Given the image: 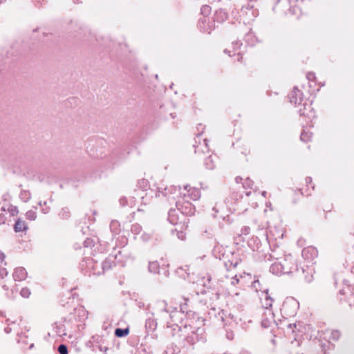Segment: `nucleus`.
<instances>
[{"instance_id": "nucleus-1", "label": "nucleus", "mask_w": 354, "mask_h": 354, "mask_svg": "<svg viewBox=\"0 0 354 354\" xmlns=\"http://www.w3.org/2000/svg\"><path fill=\"white\" fill-rule=\"evenodd\" d=\"M184 192H180V189H177L174 187H166L163 191H158V194L157 196H160V194L168 198H171L174 200H176V194H179L180 196L184 198L185 199H191L193 201H196L201 197V191L199 189L196 187H192L189 185H186L184 187Z\"/></svg>"}, {"instance_id": "nucleus-2", "label": "nucleus", "mask_w": 354, "mask_h": 354, "mask_svg": "<svg viewBox=\"0 0 354 354\" xmlns=\"http://www.w3.org/2000/svg\"><path fill=\"white\" fill-rule=\"evenodd\" d=\"M176 205L179 212L183 215L190 216L194 214L195 207L188 200L179 196L176 201Z\"/></svg>"}, {"instance_id": "nucleus-3", "label": "nucleus", "mask_w": 354, "mask_h": 354, "mask_svg": "<svg viewBox=\"0 0 354 354\" xmlns=\"http://www.w3.org/2000/svg\"><path fill=\"white\" fill-rule=\"evenodd\" d=\"M198 27L201 32L209 34L214 30L215 25L214 21H210L209 17H203L198 20Z\"/></svg>"}, {"instance_id": "nucleus-4", "label": "nucleus", "mask_w": 354, "mask_h": 354, "mask_svg": "<svg viewBox=\"0 0 354 354\" xmlns=\"http://www.w3.org/2000/svg\"><path fill=\"white\" fill-rule=\"evenodd\" d=\"M283 274H288L297 270V266L294 258L289 255L283 259Z\"/></svg>"}, {"instance_id": "nucleus-5", "label": "nucleus", "mask_w": 354, "mask_h": 354, "mask_svg": "<svg viewBox=\"0 0 354 354\" xmlns=\"http://www.w3.org/2000/svg\"><path fill=\"white\" fill-rule=\"evenodd\" d=\"M299 113L301 116L311 118L314 116V112L313 111L312 104L307 100H304L299 105Z\"/></svg>"}, {"instance_id": "nucleus-6", "label": "nucleus", "mask_w": 354, "mask_h": 354, "mask_svg": "<svg viewBox=\"0 0 354 354\" xmlns=\"http://www.w3.org/2000/svg\"><path fill=\"white\" fill-rule=\"evenodd\" d=\"M290 100L294 104L300 105L304 100L302 97V92L297 88H294L290 95Z\"/></svg>"}, {"instance_id": "nucleus-7", "label": "nucleus", "mask_w": 354, "mask_h": 354, "mask_svg": "<svg viewBox=\"0 0 354 354\" xmlns=\"http://www.w3.org/2000/svg\"><path fill=\"white\" fill-rule=\"evenodd\" d=\"M263 315L266 317L261 321V326L263 328H268L274 322V313L272 310H265Z\"/></svg>"}, {"instance_id": "nucleus-8", "label": "nucleus", "mask_w": 354, "mask_h": 354, "mask_svg": "<svg viewBox=\"0 0 354 354\" xmlns=\"http://www.w3.org/2000/svg\"><path fill=\"white\" fill-rule=\"evenodd\" d=\"M340 295H345L344 298L340 297L341 301H344L346 303H348L349 306L354 305V294L350 290V288H346V290H342L339 291Z\"/></svg>"}, {"instance_id": "nucleus-9", "label": "nucleus", "mask_w": 354, "mask_h": 354, "mask_svg": "<svg viewBox=\"0 0 354 354\" xmlns=\"http://www.w3.org/2000/svg\"><path fill=\"white\" fill-rule=\"evenodd\" d=\"M178 209L171 208L168 212V221L172 225L181 224Z\"/></svg>"}, {"instance_id": "nucleus-10", "label": "nucleus", "mask_w": 354, "mask_h": 354, "mask_svg": "<svg viewBox=\"0 0 354 354\" xmlns=\"http://www.w3.org/2000/svg\"><path fill=\"white\" fill-rule=\"evenodd\" d=\"M227 18H228L227 12L223 8H219L215 12V14L214 16V23L215 21H216L218 23H223L225 21H226L227 19Z\"/></svg>"}, {"instance_id": "nucleus-11", "label": "nucleus", "mask_w": 354, "mask_h": 354, "mask_svg": "<svg viewBox=\"0 0 354 354\" xmlns=\"http://www.w3.org/2000/svg\"><path fill=\"white\" fill-rule=\"evenodd\" d=\"M317 254V250L314 247L305 248L302 250V256L307 259H313Z\"/></svg>"}, {"instance_id": "nucleus-12", "label": "nucleus", "mask_w": 354, "mask_h": 354, "mask_svg": "<svg viewBox=\"0 0 354 354\" xmlns=\"http://www.w3.org/2000/svg\"><path fill=\"white\" fill-rule=\"evenodd\" d=\"M270 271L274 274H283V261H276L272 263L270 266Z\"/></svg>"}, {"instance_id": "nucleus-13", "label": "nucleus", "mask_w": 354, "mask_h": 354, "mask_svg": "<svg viewBox=\"0 0 354 354\" xmlns=\"http://www.w3.org/2000/svg\"><path fill=\"white\" fill-rule=\"evenodd\" d=\"M27 272L22 267L17 268L13 273V278L15 281H22L26 278Z\"/></svg>"}, {"instance_id": "nucleus-14", "label": "nucleus", "mask_w": 354, "mask_h": 354, "mask_svg": "<svg viewBox=\"0 0 354 354\" xmlns=\"http://www.w3.org/2000/svg\"><path fill=\"white\" fill-rule=\"evenodd\" d=\"M14 229L16 232H21L26 231L28 229V227L24 221L18 219L15 222Z\"/></svg>"}, {"instance_id": "nucleus-15", "label": "nucleus", "mask_w": 354, "mask_h": 354, "mask_svg": "<svg viewBox=\"0 0 354 354\" xmlns=\"http://www.w3.org/2000/svg\"><path fill=\"white\" fill-rule=\"evenodd\" d=\"M240 262L241 260L238 258H236L235 259L228 260L227 262L225 263V266L226 267V269L227 270H230L232 268H236Z\"/></svg>"}, {"instance_id": "nucleus-16", "label": "nucleus", "mask_w": 354, "mask_h": 354, "mask_svg": "<svg viewBox=\"0 0 354 354\" xmlns=\"http://www.w3.org/2000/svg\"><path fill=\"white\" fill-rule=\"evenodd\" d=\"M129 333V329L128 328H118L115 330L114 334L118 337H122L128 335Z\"/></svg>"}, {"instance_id": "nucleus-17", "label": "nucleus", "mask_w": 354, "mask_h": 354, "mask_svg": "<svg viewBox=\"0 0 354 354\" xmlns=\"http://www.w3.org/2000/svg\"><path fill=\"white\" fill-rule=\"evenodd\" d=\"M114 265H115L114 261H113L110 259H106L102 263V268L104 271L109 270H111Z\"/></svg>"}, {"instance_id": "nucleus-18", "label": "nucleus", "mask_w": 354, "mask_h": 354, "mask_svg": "<svg viewBox=\"0 0 354 354\" xmlns=\"http://www.w3.org/2000/svg\"><path fill=\"white\" fill-rule=\"evenodd\" d=\"M148 268L150 272L157 273L160 268L159 263L158 261H151L149 263Z\"/></svg>"}, {"instance_id": "nucleus-19", "label": "nucleus", "mask_w": 354, "mask_h": 354, "mask_svg": "<svg viewBox=\"0 0 354 354\" xmlns=\"http://www.w3.org/2000/svg\"><path fill=\"white\" fill-rule=\"evenodd\" d=\"M341 335V332L339 330H331L329 340L336 342L340 338Z\"/></svg>"}, {"instance_id": "nucleus-20", "label": "nucleus", "mask_w": 354, "mask_h": 354, "mask_svg": "<svg viewBox=\"0 0 354 354\" xmlns=\"http://www.w3.org/2000/svg\"><path fill=\"white\" fill-rule=\"evenodd\" d=\"M205 165L207 169H213L215 165L213 160V158L211 156L207 157L205 160Z\"/></svg>"}, {"instance_id": "nucleus-21", "label": "nucleus", "mask_w": 354, "mask_h": 354, "mask_svg": "<svg viewBox=\"0 0 354 354\" xmlns=\"http://www.w3.org/2000/svg\"><path fill=\"white\" fill-rule=\"evenodd\" d=\"M182 315V313L178 310H174L170 314L171 322L172 324H176L177 318Z\"/></svg>"}, {"instance_id": "nucleus-22", "label": "nucleus", "mask_w": 354, "mask_h": 354, "mask_svg": "<svg viewBox=\"0 0 354 354\" xmlns=\"http://www.w3.org/2000/svg\"><path fill=\"white\" fill-rule=\"evenodd\" d=\"M242 12H245L248 15V12H251L253 17H256L258 15L257 10H252V6H244L242 8Z\"/></svg>"}, {"instance_id": "nucleus-23", "label": "nucleus", "mask_w": 354, "mask_h": 354, "mask_svg": "<svg viewBox=\"0 0 354 354\" xmlns=\"http://www.w3.org/2000/svg\"><path fill=\"white\" fill-rule=\"evenodd\" d=\"M211 12V7L207 5H204L201 8V13L203 17H208Z\"/></svg>"}, {"instance_id": "nucleus-24", "label": "nucleus", "mask_w": 354, "mask_h": 354, "mask_svg": "<svg viewBox=\"0 0 354 354\" xmlns=\"http://www.w3.org/2000/svg\"><path fill=\"white\" fill-rule=\"evenodd\" d=\"M262 305H263V307L265 308V310H271L270 308L272 307V303H273V299H262Z\"/></svg>"}, {"instance_id": "nucleus-25", "label": "nucleus", "mask_w": 354, "mask_h": 354, "mask_svg": "<svg viewBox=\"0 0 354 354\" xmlns=\"http://www.w3.org/2000/svg\"><path fill=\"white\" fill-rule=\"evenodd\" d=\"M157 324L156 322L151 319H148L146 321V327L149 328L151 330H154L156 328Z\"/></svg>"}, {"instance_id": "nucleus-26", "label": "nucleus", "mask_w": 354, "mask_h": 354, "mask_svg": "<svg viewBox=\"0 0 354 354\" xmlns=\"http://www.w3.org/2000/svg\"><path fill=\"white\" fill-rule=\"evenodd\" d=\"M59 215L62 216V218L67 219L71 216L69 209L68 207L62 208V211L59 213Z\"/></svg>"}, {"instance_id": "nucleus-27", "label": "nucleus", "mask_w": 354, "mask_h": 354, "mask_svg": "<svg viewBox=\"0 0 354 354\" xmlns=\"http://www.w3.org/2000/svg\"><path fill=\"white\" fill-rule=\"evenodd\" d=\"M254 185V182L250 179L249 178H247L244 180V182L243 183V187L245 188V189H248V188H252V186Z\"/></svg>"}, {"instance_id": "nucleus-28", "label": "nucleus", "mask_w": 354, "mask_h": 354, "mask_svg": "<svg viewBox=\"0 0 354 354\" xmlns=\"http://www.w3.org/2000/svg\"><path fill=\"white\" fill-rule=\"evenodd\" d=\"M59 354H68V348L65 344H60L57 348Z\"/></svg>"}, {"instance_id": "nucleus-29", "label": "nucleus", "mask_w": 354, "mask_h": 354, "mask_svg": "<svg viewBox=\"0 0 354 354\" xmlns=\"http://www.w3.org/2000/svg\"><path fill=\"white\" fill-rule=\"evenodd\" d=\"M26 216L29 220H35L37 217L36 212L32 210L28 211L26 214Z\"/></svg>"}, {"instance_id": "nucleus-30", "label": "nucleus", "mask_w": 354, "mask_h": 354, "mask_svg": "<svg viewBox=\"0 0 354 354\" xmlns=\"http://www.w3.org/2000/svg\"><path fill=\"white\" fill-rule=\"evenodd\" d=\"M20 294L23 297H28L30 295V292L28 288H23L20 292Z\"/></svg>"}, {"instance_id": "nucleus-31", "label": "nucleus", "mask_w": 354, "mask_h": 354, "mask_svg": "<svg viewBox=\"0 0 354 354\" xmlns=\"http://www.w3.org/2000/svg\"><path fill=\"white\" fill-rule=\"evenodd\" d=\"M140 226L138 224H134V225H132L131 226V232L135 233V234H138L140 232Z\"/></svg>"}, {"instance_id": "nucleus-32", "label": "nucleus", "mask_w": 354, "mask_h": 354, "mask_svg": "<svg viewBox=\"0 0 354 354\" xmlns=\"http://www.w3.org/2000/svg\"><path fill=\"white\" fill-rule=\"evenodd\" d=\"M290 3H294V4H297L298 3L299 1H302L303 0H288ZM297 9V7L296 5H294L290 9V11L291 10H293L294 12Z\"/></svg>"}, {"instance_id": "nucleus-33", "label": "nucleus", "mask_w": 354, "mask_h": 354, "mask_svg": "<svg viewBox=\"0 0 354 354\" xmlns=\"http://www.w3.org/2000/svg\"><path fill=\"white\" fill-rule=\"evenodd\" d=\"M300 138L302 141L304 142H308L309 140H310V137L308 135V133H305V132H302L301 133V136H300Z\"/></svg>"}, {"instance_id": "nucleus-34", "label": "nucleus", "mask_w": 354, "mask_h": 354, "mask_svg": "<svg viewBox=\"0 0 354 354\" xmlns=\"http://www.w3.org/2000/svg\"><path fill=\"white\" fill-rule=\"evenodd\" d=\"M262 293H263L262 296L263 297V299H273L270 297V295H269L268 289H263V290H262Z\"/></svg>"}, {"instance_id": "nucleus-35", "label": "nucleus", "mask_w": 354, "mask_h": 354, "mask_svg": "<svg viewBox=\"0 0 354 354\" xmlns=\"http://www.w3.org/2000/svg\"><path fill=\"white\" fill-rule=\"evenodd\" d=\"M260 283L259 280H254L252 283L253 287L256 289L257 291L260 290L262 291L263 290L260 288Z\"/></svg>"}, {"instance_id": "nucleus-36", "label": "nucleus", "mask_w": 354, "mask_h": 354, "mask_svg": "<svg viewBox=\"0 0 354 354\" xmlns=\"http://www.w3.org/2000/svg\"><path fill=\"white\" fill-rule=\"evenodd\" d=\"M7 275H8V271L6 270V269L4 268H0V278L3 279L5 277H6Z\"/></svg>"}, {"instance_id": "nucleus-37", "label": "nucleus", "mask_w": 354, "mask_h": 354, "mask_svg": "<svg viewBox=\"0 0 354 354\" xmlns=\"http://www.w3.org/2000/svg\"><path fill=\"white\" fill-rule=\"evenodd\" d=\"M195 333H193L192 335H189L187 337V340L188 342H190L192 344H194V338H195Z\"/></svg>"}, {"instance_id": "nucleus-38", "label": "nucleus", "mask_w": 354, "mask_h": 354, "mask_svg": "<svg viewBox=\"0 0 354 354\" xmlns=\"http://www.w3.org/2000/svg\"><path fill=\"white\" fill-rule=\"evenodd\" d=\"M99 350L103 352L104 353L107 354L108 351H109V348L106 346L100 345L99 346Z\"/></svg>"}, {"instance_id": "nucleus-39", "label": "nucleus", "mask_w": 354, "mask_h": 354, "mask_svg": "<svg viewBox=\"0 0 354 354\" xmlns=\"http://www.w3.org/2000/svg\"><path fill=\"white\" fill-rule=\"evenodd\" d=\"M306 77L309 81H313L315 79V75L313 73H308L306 75Z\"/></svg>"}, {"instance_id": "nucleus-40", "label": "nucleus", "mask_w": 354, "mask_h": 354, "mask_svg": "<svg viewBox=\"0 0 354 354\" xmlns=\"http://www.w3.org/2000/svg\"><path fill=\"white\" fill-rule=\"evenodd\" d=\"M6 221V217L4 214H0V225L4 224Z\"/></svg>"}, {"instance_id": "nucleus-41", "label": "nucleus", "mask_w": 354, "mask_h": 354, "mask_svg": "<svg viewBox=\"0 0 354 354\" xmlns=\"http://www.w3.org/2000/svg\"><path fill=\"white\" fill-rule=\"evenodd\" d=\"M239 281V279H237L236 275L235 274L234 277H232V281L231 283L234 286L237 284Z\"/></svg>"}, {"instance_id": "nucleus-42", "label": "nucleus", "mask_w": 354, "mask_h": 354, "mask_svg": "<svg viewBox=\"0 0 354 354\" xmlns=\"http://www.w3.org/2000/svg\"><path fill=\"white\" fill-rule=\"evenodd\" d=\"M233 45H234V46H236V48H239V47H240V46L241 45V41H238V40H237V41H234V42H233Z\"/></svg>"}, {"instance_id": "nucleus-43", "label": "nucleus", "mask_w": 354, "mask_h": 354, "mask_svg": "<svg viewBox=\"0 0 354 354\" xmlns=\"http://www.w3.org/2000/svg\"><path fill=\"white\" fill-rule=\"evenodd\" d=\"M265 258H266V261H272V259H274L271 254H269L268 256L266 255Z\"/></svg>"}, {"instance_id": "nucleus-44", "label": "nucleus", "mask_w": 354, "mask_h": 354, "mask_svg": "<svg viewBox=\"0 0 354 354\" xmlns=\"http://www.w3.org/2000/svg\"><path fill=\"white\" fill-rule=\"evenodd\" d=\"M242 59H243V55L240 53H238L237 54V61L239 62H242Z\"/></svg>"}, {"instance_id": "nucleus-45", "label": "nucleus", "mask_w": 354, "mask_h": 354, "mask_svg": "<svg viewBox=\"0 0 354 354\" xmlns=\"http://www.w3.org/2000/svg\"><path fill=\"white\" fill-rule=\"evenodd\" d=\"M4 330H5L6 333L8 334L11 332L12 328L9 326H7L5 328Z\"/></svg>"}, {"instance_id": "nucleus-46", "label": "nucleus", "mask_w": 354, "mask_h": 354, "mask_svg": "<svg viewBox=\"0 0 354 354\" xmlns=\"http://www.w3.org/2000/svg\"><path fill=\"white\" fill-rule=\"evenodd\" d=\"M188 221H189V219H187V218L184 219V221H183V225L185 226V228L187 227V224Z\"/></svg>"}, {"instance_id": "nucleus-47", "label": "nucleus", "mask_w": 354, "mask_h": 354, "mask_svg": "<svg viewBox=\"0 0 354 354\" xmlns=\"http://www.w3.org/2000/svg\"><path fill=\"white\" fill-rule=\"evenodd\" d=\"M117 225H118V222L112 221L111 223V229H113V227H114V226H117Z\"/></svg>"}, {"instance_id": "nucleus-48", "label": "nucleus", "mask_w": 354, "mask_h": 354, "mask_svg": "<svg viewBox=\"0 0 354 354\" xmlns=\"http://www.w3.org/2000/svg\"><path fill=\"white\" fill-rule=\"evenodd\" d=\"M5 258L3 253L0 252V263H1Z\"/></svg>"}, {"instance_id": "nucleus-49", "label": "nucleus", "mask_w": 354, "mask_h": 354, "mask_svg": "<svg viewBox=\"0 0 354 354\" xmlns=\"http://www.w3.org/2000/svg\"><path fill=\"white\" fill-rule=\"evenodd\" d=\"M235 180H236V182L237 183H241V180H242V178H241V177L238 176V177H236V179H235Z\"/></svg>"}, {"instance_id": "nucleus-50", "label": "nucleus", "mask_w": 354, "mask_h": 354, "mask_svg": "<svg viewBox=\"0 0 354 354\" xmlns=\"http://www.w3.org/2000/svg\"><path fill=\"white\" fill-rule=\"evenodd\" d=\"M24 194L26 195V196H27L28 198L29 197V195H30V194L26 192H25L24 193H21V195H24Z\"/></svg>"}, {"instance_id": "nucleus-51", "label": "nucleus", "mask_w": 354, "mask_h": 354, "mask_svg": "<svg viewBox=\"0 0 354 354\" xmlns=\"http://www.w3.org/2000/svg\"><path fill=\"white\" fill-rule=\"evenodd\" d=\"M200 148L201 147L199 146H197L195 149V153H197L198 151H200Z\"/></svg>"}, {"instance_id": "nucleus-52", "label": "nucleus", "mask_w": 354, "mask_h": 354, "mask_svg": "<svg viewBox=\"0 0 354 354\" xmlns=\"http://www.w3.org/2000/svg\"><path fill=\"white\" fill-rule=\"evenodd\" d=\"M43 211H44V213H45V214H46V213H47V212H48V211H49V207H47L46 209H43Z\"/></svg>"}, {"instance_id": "nucleus-53", "label": "nucleus", "mask_w": 354, "mask_h": 354, "mask_svg": "<svg viewBox=\"0 0 354 354\" xmlns=\"http://www.w3.org/2000/svg\"><path fill=\"white\" fill-rule=\"evenodd\" d=\"M266 194H267V193H266V191H263V192H262V196H263L264 197H266Z\"/></svg>"}, {"instance_id": "nucleus-54", "label": "nucleus", "mask_w": 354, "mask_h": 354, "mask_svg": "<svg viewBox=\"0 0 354 354\" xmlns=\"http://www.w3.org/2000/svg\"><path fill=\"white\" fill-rule=\"evenodd\" d=\"M306 182H308V180L311 181V180H312V179H311V178H309V177H308V178H306Z\"/></svg>"}, {"instance_id": "nucleus-55", "label": "nucleus", "mask_w": 354, "mask_h": 354, "mask_svg": "<svg viewBox=\"0 0 354 354\" xmlns=\"http://www.w3.org/2000/svg\"><path fill=\"white\" fill-rule=\"evenodd\" d=\"M205 148L207 150H208L207 144L206 142L205 143Z\"/></svg>"}, {"instance_id": "nucleus-56", "label": "nucleus", "mask_w": 354, "mask_h": 354, "mask_svg": "<svg viewBox=\"0 0 354 354\" xmlns=\"http://www.w3.org/2000/svg\"><path fill=\"white\" fill-rule=\"evenodd\" d=\"M212 209H213V211H214L215 212H218V210L216 209V207H214Z\"/></svg>"}, {"instance_id": "nucleus-57", "label": "nucleus", "mask_w": 354, "mask_h": 354, "mask_svg": "<svg viewBox=\"0 0 354 354\" xmlns=\"http://www.w3.org/2000/svg\"><path fill=\"white\" fill-rule=\"evenodd\" d=\"M34 346V344H31L29 346V348L31 349L32 347Z\"/></svg>"}, {"instance_id": "nucleus-58", "label": "nucleus", "mask_w": 354, "mask_h": 354, "mask_svg": "<svg viewBox=\"0 0 354 354\" xmlns=\"http://www.w3.org/2000/svg\"><path fill=\"white\" fill-rule=\"evenodd\" d=\"M3 288L5 290H8V287H7L6 285L3 286Z\"/></svg>"}, {"instance_id": "nucleus-59", "label": "nucleus", "mask_w": 354, "mask_h": 354, "mask_svg": "<svg viewBox=\"0 0 354 354\" xmlns=\"http://www.w3.org/2000/svg\"><path fill=\"white\" fill-rule=\"evenodd\" d=\"M245 194L247 196H250V194H251V192H246Z\"/></svg>"}, {"instance_id": "nucleus-60", "label": "nucleus", "mask_w": 354, "mask_h": 354, "mask_svg": "<svg viewBox=\"0 0 354 354\" xmlns=\"http://www.w3.org/2000/svg\"><path fill=\"white\" fill-rule=\"evenodd\" d=\"M224 52H225V53H229V51H227V49H225V50H224Z\"/></svg>"}, {"instance_id": "nucleus-61", "label": "nucleus", "mask_w": 354, "mask_h": 354, "mask_svg": "<svg viewBox=\"0 0 354 354\" xmlns=\"http://www.w3.org/2000/svg\"><path fill=\"white\" fill-rule=\"evenodd\" d=\"M9 322H10V319H7L6 320V322H7L8 325H9Z\"/></svg>"}]
</instances>
